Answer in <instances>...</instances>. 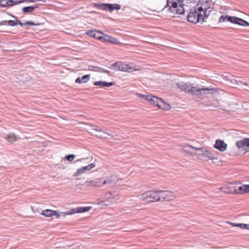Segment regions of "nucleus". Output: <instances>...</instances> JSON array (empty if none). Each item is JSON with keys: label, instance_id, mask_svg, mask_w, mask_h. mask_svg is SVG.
<instances>
[{"label": "nucleus", "instance_id": "nucleus-1", "mask_svg": "<svg viewBox=\"0 0 249 249\" xmlns=\"http://www.w3.org/2000/svg\"><path fill=\"white\" fill-rule=\"evenodd\" d=\"M177 86L180 90L192 95H212L218 92L217 88L198 86V85L194 87L189 82L186 83L183 81L177 83Z\"/></svg>", "mask_w": 249, "mask_h": 249}, {"label": "nucleus", "instance_id": "nucleus-2", "mask_svg": "<svg viewBox=\"0 0 249 249\" xmlns=\"http://www.w3.org/2000/svg\"><path fill=\"white\" fill-rule=\"evenodd\" d=\"M140 198L147 202L170 201L174 198L172 193L167 191H148L140 195Z\"/></svg>", "mask_w": 249, "mask_h": 249}, {"label": "nucleus", "instance_id": "nucleus-3", "mask_svg": "<svg viewBox=\"0 0 249 249\" xmlns=\"http://www.w3.org/2000/svg\"><path fill=\"white\" fill-rule=\"evenodd\" d=\"M207 8H203L202 6L195 7L187 15V21L193 23H197L201 21H205L204 19L209 16V15H207Z\"/></svg>", "mask_w": 249, "mask_h": 249}, {"label": "nucleus", "instance_id": "nucleus-4", "mask_svg": "<svg viewBox=\"0 0 249 249\" xmlns=\"http://www.w3.org/2000/svg\"><path fill=\"white\" fill-rule=\"evenodd\" d=\"M195 0H167V3L164 8H168L170 12L182 15L185 13L184 2L187 4L193 2Z\"/></svg>", "mask_w": 249, "mask_h": 249}, {"label": "nucleus", "instance_id": "nucleus-5", "mask_svg": "<svg viewBox=\"0 0 249 249\" xmlns=\"http://www.w3.org/2000/svg\"><path fill=\"white\" fill-rule=\"evenodd\" d=\"M185 148L187 149H188V148H190L198 151H200L202 153L201 154V159L203 160L207 161L209 160H214L217 159V158L215 156L214 152H211L207 150H204V148L202 147L196 148L190 144H187L185 146Z\"/></svg>", "mask_w": 249, "mask_h": 249}, {"label": "nucleus", "instance_id": "nucleus-6", "mask_svg": "<svg viewBox=\"0 0 249 249\" xmlns=\"http://www.w3.org/2000/svg\"><path fill=\"white\" fill-rule=\"evenodd\" d=\"M93 6L97 9L105 11H109L110 12L114 10H118L121 8V5L118 3H94Z\"/></svg>", "mask_w": 249, "mask_h": 249}, {"label": "nucleus", "instance_id": "nucleus-7", "mask_svg": "<svg viewBox=\"0 0 249 249\" xmlns=\"http://www.w3.org/2000/svg\"><path fill=\"white\" fill-rule=\"evenodd\" d=\"M112 181L111 179H108L107 180H104L102 181L101 178H96L90 181H87L88 186H92L93 187H100L104 184H111Z\"/></svg>", "mask_w": 249, "mask_h": 249}, {"label": "nucleus", "instance_id": "nucleus-8", "mask_svg": "<svg viewBox=\"0 0 249 249\" xmlns=\"http://www.w3.org/2000/svg\"><path fill=\"white\" fill-rule=\"evenodd\" d=\"M137 70L138 69L135 66H132L131 64H126L122 61L119 66L118 71L132 72Z\"/></svg>", "mask_w": 249, "mask_h": 249}, {"label": "nucleus", "instance_id": "nucleus-9", "mask_svg": "<svg viewBox=\"0 0 249 249\" xmlns=\"http://www.w3.org/2000/svg\"><path fill=\"white\" fill-rule=\"evenodd\" d=\"M236 145L238 149L249 151V138H245L237 141Z\"/></svg>", "mask_w": 249, "mask_h": 249}, {"label": "nucleus", "instance_id": "nucleus-10", "mask_svg": "<svg viewBox=\"0 0 249 249\" xmlns=\"http://www.w3.org/2000/svg\"><path fill=\"white\" fill-rule=\"evenodd\" d=\"M138 96L141 98H143L145 100L148 101L149 103L157 107V103L159 101L160 98L151 95H145L143 94H139Z\"/></svg>", "mask_w": 249, "mask_h": 249}, {"label": "nucleus", "instance_id": "nucleus-11", "mask_svg": "<svg viewBox=\"0 0 249 249\" xmlns=\"http://www.w3.org/2000/svg\"><path fill=\"white\" fill-rule=\"evenodd\" d=\"M96 166L95 163H91L87 166L82 167L81 168L77 169L76 172L73 174V177H78L82 174L84 173L86 171H89Z\"/></svg>", "mask_w": 249, "mask_h": 249}, {"label": "nucleus", "instance_id": "nucleus-12", "mask_svg": "<svg viewBox=\"0 0 249 249\" xmlns=\"http://www.w3.org/2000/svg\"><path fill=\"white\" fill-rule=\"evenodd\" d=\"M103 33L102 31L96 30H89L86 32L87 35L100 41H101L103 38L102 34Z\"/></svg>", "mask_w": 249, "mask_h": 249}, {"label": "nucleus", "instance_id": "nucleus-13", "mask_svg": "<svg viewBox=\"0 0 249 249\" xmlns=\"http://www.w3.org/2000/svg\"><path fill=\"white\" fill-rule=\"evenodd\" d=\"M213 147L220 152H224L227 149V144L224 141L217 139L215 141Z\"/></svg>", "mask_w": 249, "mask_h": 249}, {"label": "nucleus", "instance_id": "nucleus-14", "mask_svg": "<svg viewBox=\"0 0 249 249\" xmlns=\"http://www.w3.org/2000/svg\"><path fill=\"white\" fill-rule=\"evenodd\" d=\"M103 38L101 40L102 42H109L114 44H118L120 43L119 40L112 36H111L108 35L103 33L102 34Z\"/></svg>", "mask_w": 249, "mask_h": 249}, {"label": "nucleus", "instance_id": "nucleus-15", "mask_svg": "<svg viewBox=\"0 0 249 249\" xmlns=\"http://www.w3.org/2000/svg\"><path fill=\"white\" fill-rule=\"evenodd\" d=\"M157 107L159 108L167 110L170 109L171 106L168 103L163 101L161 98H160L159 101L157 103Z\"/></svg>", "mask_w": 249, "mask_h": 249}, {"label": "nucleus", "instance_id": "nucleus-16", "mask_svg": "<svg viewBox=\"0 0 249 249\" xmlns=\"http://www.w3.org/2000/svg\"><path fill=\"white\" fill-rule=\"evenodd\" d=\"M89 70L90 71H94L98 72H103L107 74H110V71L104 69L98 66H94L92 65H90L89 66Z\"/></svg>", "mask_w": 249, "mask_h": 249}, {"label": "nucleus", "instance_id": "nucleus-17", "mask_svg": "<svg viewBox=\"0 0 249 249\" xmlns=\"http://www.w3.org/2000/svg\"><path fill=\"white\" fill-rule=\"evenodd\" d=\"M115 83L113 82H107L105 81H98L93 83V85L96 86H100L101 87H109L114 85Z\"/></svg>", "mask_w": 249, "mask_h": 249}, {"label": "nucleus", "instance_id": "nucleus-18", "mask_svg": "<svg viewBox=\"0 0 249 249\" xmlns=\"http://www.w3.org/2000/svg\"><path fill=\"white\" fill-rule=\"evenodd\" d=\"M233 24L245 27L249 26V22L248 21L236 17H234Z\"/></svg>", "mask_w": 249, "mask_h": 249}, {"label": "nucleus", "instance_id": "nucleus-19", "mask_svg": "<svg viewBox=\"0 0 249 249\" xmlns=\"http://www.w3.org/2000/svg\"><path fill=\"white\" fill-rule=\"evenodd\" d=\"M235 16L222 15L219 18V22H223L226 21L233 23Z\"/></svg>", "mask_w": 249, "mask_h": 249}, {"label": "nucleus", "instance_id": "nucleus-20", "mask_svg": "<svg viewBox=\"0 0 249 249\" xmlns=\"http://www.w3.org/2000/svg\"><path fill=\"white\" fill-rule=\"evenodd\" d=\"M89 79L90 75H84L81 77H78V78H77L75 81V82L78 84L86 83L88 82Z\"/></svg>", "mask_w": 249, "mask_h": 249}, {"label": "nucleus", "instance_id": "nucleus-21", "mask_svg": "<svg viewBox=\"0 0 249 249\" xmlns=\"http://www.w3.org/2000/svg\"><path fill=\"white\" fill-rule=\"evenodd\" d=\"M55 213H56V211L55 210L46 209L41 212V214L47 217H50L53 216V214Z\"/></svg>", "mask_w": 249, "mask_h": 249}, {"label": "nucleus", "instance_id": "nucleus-22", "mask_svg": "<svg viewBox=\"0 0 249 249\" xmlns=\"http://www.w3.org/2000/svg\"><path fill=\"white\" fill-rule=\"evenodd\" d=\"M5 138L9 142L13 143L17 140L18 137L14 133H9L5 135Z\"/></svg>", "mask_w": 249, "mask_h": 249}, {"label": "nucleus", "instance_id": "nucleus-23", "mask_svg": "<svg viewBox=\"0 0 249 249\" xmlns=\"http://www.w3.org/2000/svg\"><path fill=\"white\" fill-rule=\"evenodd\" d=\"M21 3H23L22 0H8L7 1V2H5V5L6 7H9V6H12L14 5H16L18 4H20Z\"/></svg>", "mask_w": 249, "mask_h": 249}, {"label": "nucleus", "instance_id": "nucleus-24", "mask_svg": "<svg viewBox=\"0 0 249 249\" xmlns=\"http://www.w3.org/2000/svg\"><path fill=\"white\" fill-rule=\"evenodd\" d=\"M229 223L233 227H238L242 229L247 230V228H249V224H244V223H232V222H229Z\"/></svg>", "mask_w": 249, "mask_h": 249}, {"label": "nucleus", "instance_id": "nucleus-25", "mask_svg": "<svg viewBox=\"0 0 249 249\" xmlns=\"http://www.w3.org/2000/svg\"><path fill=\"white\" fill-rule=\"evenodd\" d=\"M120 64H121V61H117L113 64H111L109 66H106V67L109 69L113 70L114 71H117L119 70V66Z\"/></svg>", "mask_w": 249, "mask_h": 249}, {"label": "nucleus", "instance_id": "nucleus-26", "mask_svg": "<svg viewBox=\"0 0 249 249\" xmlns=\"http://www.w3.org/2000/svg\"><path fill=\"white\" fill-rule=\"evenodd\" d=\"M12 18H16V20H8V24L11 26H15L16 25H18V19H17V18L13 15H9Z\"/></svg>", "mask_w": 249, "mask_h": 249}, {"label": "nucleus", "instance_id": "nucleus-27", "mask_svg": "<svg viewBox=\"0 0 249 249\" xmlns=\"http://www.w3.org/2000/svg\"><path fill=\"white\" fill-rule=\"evenodd\" d=\"M91 209V206L79 207H78V211L79 213H85L89 211Z\"/></svg>", "mask_w": 249, "mask_h": 249}, {"label": "nucleus", "instance_id": "nucleus-28", "mask_svg": "<svg viewBox=\"0 0 249 249\" xmlns=\"http://www.w3.org/2000/svg\"><path fill=\"white\" fill-rule=\"evenodd\" d=\"M33 9V8H32L31 6H25L22 8V10L24 13L28 14V13H30L31 12H32L33 11H34Z\"/></svg>", "mask_w": 249, "mask_h": 249}, {"label": "nucleus", "instance_id": "nucleus-29", "mask_svg": "<svg viewBox=\"0 0 249 249\" xmlns=\"http://www.w3.org/2000/svg\"><path fill=\"white\" fill-rule=\"evenodd\" d=\"M243 188H244V185H241L238 188L234 189V194H243Z\"/></svg>", "mask_w": 249, "mask_h": 249}, {"label": "nucleus", "instance_id": "nucleus-30", "mask_svg": "<svg viewBox=\"0 0 249 249\" xmlns=\"http://www.w3.org/2000/svg\"><path fill=\"white\" fill-rule=\"evenodd\" d=\"M79 213V211H78V207L72 209L67 212V213H64V215H71L73 214L78 213Z\"/></svg>", "mask_w": 249, "mask_h": 249}, {"label": "nucleus", "instance_id": "nucleus-31", "mask_svg": "<svg viewBox=\"0 0 249 249\" xmlns=\"http://www.w3.org/2000/svg\"><path fill=\"white\" fill-rule=\"evenodd\" d=\"M233 85H237V78H236L234 76H232L227 79Z\"/></svg>", "mask_w": 249, "mask_h": 249}, {"label": "nucleus", "instance_id": "nucleus-32", "mask_svg": "<svg viewBox=\"0 0 249 249\" xmlns=\"http://www.w3.org/2000/svg\"><path fill=\"white\" fill-rule=\"evenodd\" d=\"M75 157V155L74 154L67 155L65 157V159L68 160L69 161H72Z\"/></svg>", "mask_w": 249, "mask_h": 249}, {"label": "nucleus", "instance_id": "nucleus-33", "mask_svg": "<svg viewBox=\"0 0 249 249\" xmlns=\"http://www.w3.org/2000/svg\"><path fill=\"white\" fill-rule=\"evenodd\" d=\"M91 130H93L97 132H102L104 134H106L105 132H104V130L101 128L99 126H95V128H93L90 129Z\"/></svg>", "mask_w": 249, "mask_h": 249}, {"label": "nucleus", "instance_id": "nucleus-34", "mask_svg": "<svg viewBox=\"0 0 249 249\" xmlns=\"http://www.w3.org/2000/svg\"><path fill=\"white\" fill-rule=\"evenodd\" d=\"M249 193V185L244 184L243 188V194Z\"/></svg>", "mask_w": 249, "mask_h": 249}, {"label": "nucleus", "instance_id": "nucleus-35", "mask_svg": "<svg viewBox=\"0 0 249 249\" xmlns=\"http://www.w3.org/2000/svg\"><path fill=\"white\" fill-rule=\"evenodd\" d=\"M26 25H37L38 24L34 23L32 21H27L25 22Z\"/></svg>", "mask_w": 249, "mask_h": 249}, {"label": "nucleus", "instance_id": "nucleus-36", "mask_svg": "<svg viewBox=\"0 0 249 249\" xmlns=\"http://www.w3.org/2000/svg\"><path fill=\"white\" fill-rule=\"evenodd\" d=\"M41 0H22L23 2H27L29 3H35L36 1H40Z\"/></svg>", "mask_w": 249, "mask_h": 249}, {"label": "nucleus", "instance_id": "nucleus-37", "mask_svg": "<svg viewBox=\"0 0 249 249\" xmlns=\"http://www.w3.org/2000/svg\"><path fill=\"white\" fill-rule=\"evenodd\" d=\"M245 82L242 81L241 78L239 77H237V85H239L240 84H243L244 85V83Z\"/></svg>", "mask_w": 249, "mask_h": 249}, {"label": "nucleus", "instance_id": "nucleus-38", "mask_svg": "<svg viewBox=\"0 0 249 249\" xmlns=\"http://www.w3.org/2000/svg\"><path fill=\"white\" fill-rule=\"evenodd\" d=\"M8 24V20H2L0 22V26L6 25Z\"/></svg>", "mask_w": 249, "mask_h": 249}, {"label": "nucleus", "instance_id": "nucleus-39", "mask_svg": "<svg viewBox=\"0 0 249 249\" xmlns=\"http://www.w3.org/2000/svg\"><path fill=\"white\" fill-rule=\"evenodd\" d=\"M18 25H20L21 27L26 25L25 22H21L18 19Z\"/></svg>", "mask_w": 249, "mask_h": 249}, {"label": "nucleus", "instance_id": "nucleus-40", "mask_svg": "<svg viewBox=\"0 0 249 249\" xmlns=\"http://www.w3.org/2000/svg\"><path fill=\"white\" fill-rule=\"evenodd\" d=\"M31 7H32V8H33V11H34L35 9L38 8L39 5H38V4H35V5L31 6Z\"/></svg>", "mask_w": 249, "mask_h": 249}, {"label": "nucleus", "instance_id": "nucleus-41", "mask_svg": "<svg viewBox=\"0 0 249 249\" xmlns=\"http://www.w3.org/2000/svg\"><path fill=\"white\" fill-rule=\"evenodd\" d=\"M53 216H56V218H59L60 217V214L58 213L57 211H56V213L54 214Z\"/></svg>", "mask_w": 249, "mask_h": 249}, {"label": "nucleus", "instance_id": "nucleus-42", "mask_svg": "<svg viewBox=\"0 0 249 249\" xmlns=\"http://www.w3.org/2000/svg\"><path fill=\"white\" fill-rule=\"evenodd\" d=\"M2 0H0V6L2 7H6L5 4H2L1 2Z\"/></svg>", "mask_w": 249, "mask_h": 249}, {"label": "nucleus", "instance_id": "nucleus-43", "mask_svg": "<svg viewBox=\"0 0 249 249\" xmlns=\"http://www.w3.org/2000/svg\"><path fill=\"white\" fill-rule=\"evenodd\" d=\"M244 85L246 86V87H248L249 88V81L247 82L244 83Z\"/></svg>", "mask_w": 249, "mask_h": 249}, {"label": "nucleus", "instance_id": "nucleus-44", "mask_svg": "<svg viewBox=\"0 0 249 249\" xmlns=\"http://www.w3.org/2000/svg\"><path fill=\"white\" fill-rule=\"evenodd\" d=\"M98 204L100 205H107L106 204H104V201H101L98 203Z\"/></svg>", "mask_w": 249, "mask_h": 249}, {"label": "nucleus", "instance_id": "nucleus-45", "mask_svg": "<svg viewBox=\"0 0 249 249\" xmlns=\"http://www.w3.org/2000/svg\"><path fill=\"white\" fill-rule=\"evenodd\" d=\"M247 230H249V228H247Z\"/></svg>", "mask_w": 249, "mask_h": 249}]
</instances>
